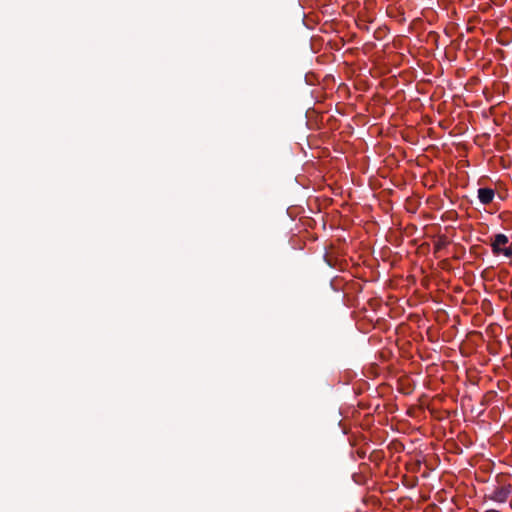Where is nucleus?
<instances>
[{
    "mask_svg": "<svg viewBox=\"0 0 512 512\" xmlns=\"http://www.w3.org/2000/svg\"><path fill=\"white\" fill-rule=\"evenodd\" d=\"M494 196L495 192L491 188H480L478 190V199L484 205L490 204L493 201Z\"/></svg>",
    "mask_w": 512,
    "mask_h": 512,
    "instance_id": "obj_3",
    "label": "nucleus"
},
{
    "mask_svg": "<svg viewBox=\"0 0 512 512\" xmlns=\"http://www.w3.org/2000/svg\"><path fill=\"white\" fill-rule=\"evenodd\" d=\"M491 248L495 255L503 254L507 258L512 257V246L509 245V239L505 234H496L491 243Z\"/></svg>",
    "mask_w": 512,
    "mask_h": 512,
    "instance_id": "obj_1",
    "label": "nucleus"
},
{
    "mask_svg": "<svg viewBox=\"0 0 512 512\" xmlns=\"http://www.w3.org/2000/svg\"><path fill=\"white\" fill-rule=\"evenodd\" d=\"M512 493L510 484H503L496 486L492 492L486 497L496 503H505Z\"/></svg>",
    "mask_w": 512,
    "mask_h": 512,
    "instance_id": "obj_2",
    "label": "nucleus"
},
{
    "mask_svg": "<svg viewBox=\"0 0 512 512\" xmlns=\"http://www.w3.org/2000/svg\"><path fill=\"white\" fill-rule=\"evenodd\" d=\"M484 512H499V511H498V510H496V509H488V510H486V511H484Z\"/></svg>",
    "mask_w": 512,
    "mask_h": 512,
    "instance_id": "obj_4",
    "label": "nucleus"
}]
</instances>
